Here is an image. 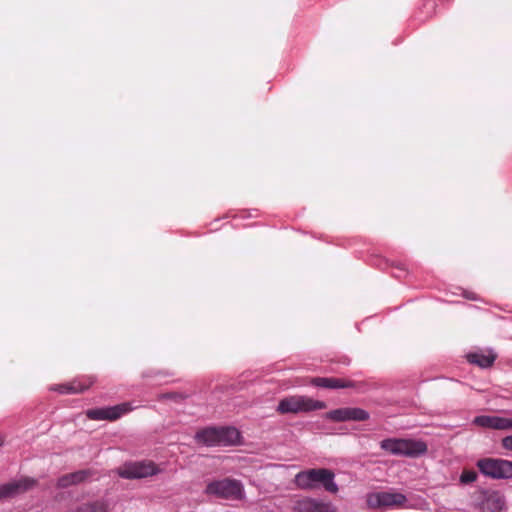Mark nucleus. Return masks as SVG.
I'll return each instance as SVG.
<instances>
[{
  "mask_svg": "<svg viewBox=\"0 0 512 512\" xmlns=\"http://www.w3.org/2000/svg\"><path fill=\"white\" fill-rule=\"evenodd\" d=\"M195 438L198 443L206 446L220 445L219 428H206L198 432Z\"/></svg>",
  "mask_w": 512,
  "mask_h": 512,
  "instance_id": "nucleus-15",
  "label": "nucleus"
},
{
  "mask_svg": "<svg viewBox=\"0 0 512 512\" xmlns=\"http://www.w3.org/2000/svg\"><path fill=\"white\" fill-rule=\"evenodd\" d=\"M477 479V473L473 470H464L460 476V482L462 484H470L475 482Z\"/></svg>",
  "mask_w": 512,
  "mask_h": 512,
  "instance_id": "nucleus-22",
  "label": "nucleus"
},
{
  "mask_svg": "<svg viewBox=\"0 0 512 512\" xmlns=\"http://www.w3.org/2000/svg\"><path fill=\"white\" fill-rule=\"evenodd\" d=\"M132 409L133 407L129 403H121L110 407L89 409L86 411V416L96 421H115L132 411Z\"/></svg>",
  "mask_w": 512,
  "mask_h": 512,
  "instance_id": "nucleus-8",
  "label": "nucleus"
},
{
  "mask_svg": "<svg viewBox=\"0 0 512 512\" xmlns=\"http://www.w3.org/2000/svg\"><path fill=\"white\" fill-rule=\"evenodd\" d=\"M92 476L90 470H80L70 474H66L60 477L57 481V486L59 488H67L71 485H76L84 482L88 478Z\"/></svg>",
  "mask_w": 512,
  "mask_h": 512,
  "instance_id": "nucleus-13",
  "label": "nucleus"
},
{
  "mask_svg": "<svg viewBox=\"0 0 512 512\" xmlns=\"http://www.w3.org/2000/svg\"><path fill=\"white\" fill-rule=\"evenodd\" d=\"M205 493L217 498L230 500H242L245 497L242 482L232 478L210 481L206 485Z\"/></svg>",
  "mask_w": 512,
  "mask_h": 512,
  "instance_id": "nucleus-4",
  "label": "nucleus"
},
{
  "mask_svg": "<svg viewBox=\"0 0 512 512\" xmlns=\"http://www.w3.org/2000/svg\"><path fill=\"white\" fill-rule=\"evenodd\" d=\"M220 445L236 444L240 440V433L236 428L224 427L219 428Z\"/></svg>",
  "mask_w": 512,
  "mask_h": 512,
  "instance_id": "nucleus-18",
  "label": "nucleus"
},
{
  "mask_svg": "<svg viewBox=\"0 0 512 512\" xmlns=\"http://www.w3.org/2000/svg\"><path fill=\"white\" fill-rule=\"evenodd\" d=\"M295 466L294 465H291V466H285V465H275V468L277 469V471L279 472V474H283L284 472H286L287 470L291 469V468H294Z\"/></svg>",
  "mask_w": 512,
  "mask_h": 512,
  "instance_id": "nucleus-24",
  "label": "nucleus"
},
{
  "mask_svg": "<svg viewBox=\"0 0 512 512\" xmlns=\"http://www.w3.org/2000/svg\"><path fill=\"white\" fill-rule=\"evenodd\" d=\"M35 484L36 481L31 478H21L9 483L2 484L0 485V499L14 497L33 488Z\"/></svg>",
  "mask_w": 512,
  "mask_h": 512,
  "instance_id": "nucleus-10",
  "label": "nucleus"
},
{
  "mask_svg": "<svg viewBox=\"0 0 512 512\" xmlns=\"http://www.w3.org/2000/svg\"><path fill=\"white\" fill-rule=\"evenodd\" d=\"M407 499L401 493L392 492H373L366 496V503L372 509H385L390 507L420 508L426 509L428 504L421 501L417 505L406 504Z\"/></svg>",
  "mask_w": 512,
  "mask_h": 512,
  "instance_id": "nucleus-5",
  "label": "nucleus"
},
{
  "mask_svg": "<svg viewBox=\"0 0 512 512\" xmlns=\"http://www.w3.org/2000/svg\"><path fill=\"white\" fill-rule=\"evenodd\" d=\"M326 408L323 401L315 400L306 395H291L281 399L276 411L280 414H300Z\"/></svg>",
  "mask_w": 512,
  "mask_h": 512,
  "instance_id": "nucleus-3",
  "label": "nucleus"
},
{
  "mask_svg": "<svg viewBox=\"0 0 512 512\" xmlns=\"http://www.w3.org/2000/svg\"><path fill=\"white\" fill-rule=\"evenodd\" d=\"M370 417L369 413L357 407H343L339 409H335L326 413L325 418L335 421V422H344V421H365Z\"/></svg>",
  "mask_w": 512,
  "mask_h": 512,
  "instance_id": "nucleus-9",
  "label": "nucleus"
},
{
  "mask_svg": "<svg viewBox=\"0 0 512 512\" xmlns=\"http://www.w3.org/2000/svg\"><path fill=\"white\" fill-rule=\"evenodd\" d=\"M494 416L495 415L477 416L474 418L473 424L483 428L494 429Z\"/></svg>",
  "mask_w": 512,
  "mask_h": 512,
  "instance_id": "nucleus-21",
  "label": "nucleus"
},
{
  "mask_svg": "<svg viewBox=\"0 0 512 512\" xmlns=\"http://www.w3.org/2000/svg\"><path fill=\"white\" fill-rule=\"evenodd\" d=\"M92 383H81L78 380H75L68 384H60L55 385L51 388V390L57 391L61 394H75V393H81L88 389Z\"/></svg>",
  "mask_w": 512,
  "mask_h": 512,
  "instance_id": "nucleus-17",
  "label": "nucleus"
},
{
  "mask_svg": "<svg viewBox=\"0 0 512 512\" xmlns=\"http://www.w3.org/2000/svg\"><path fill=\"white\" fill-rule=\"evenodd\" d=\"M477 467L486 477L492 479L512 478V461L501 458H483L478 460Z\"/></svg>",
  "mask_w": 512,
  "mask_h": 512,
  "instance_id": "nucleus-6",
  "label": "nucleus"
},
{
  "mask_svg": "<svg viewBox=\"0 0 512 512\" xmlns=\"http://www.w3.org/2000/svg\"><path fill=\"white\" fill-rule=\"evenodd\" d=\"M70 512H110L109 502L105 499H96L81 503Z\"/></svg>",
  "mask_w": 512,
  "mask_h": 512,
  "instance_id": "nucleus-14",
  "label": "nucleus"
},
{
  "mask_svg": "<svg viewBox=\"0 0 512 512\" xmlns=\"http://www.w3.org/2000/svg\"><path fill=\"white\" fill-rule=\"evenodd\" d=\"M334 477V473L329 469H308L295 475L294 485L302 490H314L323 487L330 493H337L338 485L335 483Z\"/></svg>",
  "mask_w": 512,
  "mask_h": 512,
  "instance_id": "nucleus-1",
  "label": "nucleus"
},
{
  "mask_svg": "<svg viewBox=\"0 0 512 512\" xmlns=\"http://www.w3.org/2000/svg\"><path fill=\"white\" fill-rule=\"evenodd\" d=\"M159 472L151 461L128 462L117 469V474L124 479H138L153 476Z\"/></svg>",
  "mask_w": 512,
  "mask_h": 512,
  "instance_id": "nucleus-7",
  "label": "nucleus"
},
{
  "mask_svg": "<svg viewBox=\"0 0 512 512\" xmlns=\"http://www.w3.org/2000/svg\"><path fill=\"white\" fill-rule=\"evenodd\" d=\"M380 447L395 456L416 458L427 452V444L422 440L405 438H387L380 442Z\"/></svg>",
  "mask_w": 512,
  "mask_h": 512,
  "instance_id": "nucleus-2",
  "label": "nucleus"
},
{
  "mask_svg": "<svg viewBox=\"0 0 512 512\" xmlns=\"http://www.w3.org/2000/svg\"><path fill=\"white\" fill-rule=\"evenodd\" d=\"M501 447L504 449L508 454L512 455V434L505 436L501 439Z\"/></svg>",
  "mask_w": 512,
  "mask_h": 512,
  "instance_id": "nucleus-23",
  "label": "nucleus"
},
{
  "mask_svg": "<svg viewBox=\"0 0 512 512\" xmlns=\"http://www.w3.org/2000/svg\"><path fill=\"white\" fill-rule=\"evenodd\" d=\"M312 383L318 387L324 388H345L348 384L335 378H315Z\"/></svg>",
  "mask_w": 512,
  "mask_h": 512,
  "instance_id": "nucleus-19",
  "label": "nucleus"
},
{
  "mask_svg": "<svg viewBox=\"0 0 512 512\" xmlns=\"http://www.w3.org/2000/svg\"><path fill=\"white\" fill-rule=\"evenodd\" d=\"M294 512H338L337 508L329 502H320L311 498L297 500L294 503Z\"/></svg>",
  "mask_w": 512,
  "mask_h": 512,
  "instance_id": "nucleus-11",
  "label": "nucleus"
},
{
  "mask_svg": "<svg viewBox=\"0 0 512 512\" xmlns=\"http://www.w3.org/2000/svg\"><path fill=\"white\" fill-rule=\"evenodd\" d=\"M467 359L470 363L476 364L481 368L490 367L496 359V355L492 351H480L469 353Z\"/></svg>",
  "mask_w": 512,
  "mask_h": 512,
  "instance_id": "nucleus-16",
  "label": "nucleus"
},
{
  "mask_svg": "<svg viewBox=\"0 0 512 512\" xmlns=\"http://www.w3.org/2000/svg\"><path fill=\"white\" fill-rule=\"evenodd\" d=\"M495 430H512V418L505 416H494Z\"/></svg>",
  "mask_w": 512,
  "mask_h": 512,
  "instance_id": "nucleus-20",
  "label": "nucleus"
},
{
  "mask_svg": "<svg viewBox=\"0 0 512 512\" xmlns=\"http://www.w3.org/2000/svg\"><path fill=\"white\" fill-rule=\"evenodd\" d=\"M505 505L502 495L498 492L485 493L479 503L481 512H500Z\"/></svg>",
  "mask_w": 512,
  "mask_h": 512,
  "instance_id": "nucleus-12",
  "label": "nucleus"
},
{
  "mask_svg": "<svg viewBox=\"0 0 512 512\" xmlns=\"http://www.w3.org/2000/svg\"><path fill=\"white\" fill-rule=\"evenodd\" d=\"M2 443H3V440L0 438V446L2 445Z\"/></svg>",
  "mask_w": 512,
  "mask_h": 512,
  "instance_id": "nucleus-25",
  "label": "nucleus"
}]
</instances>
